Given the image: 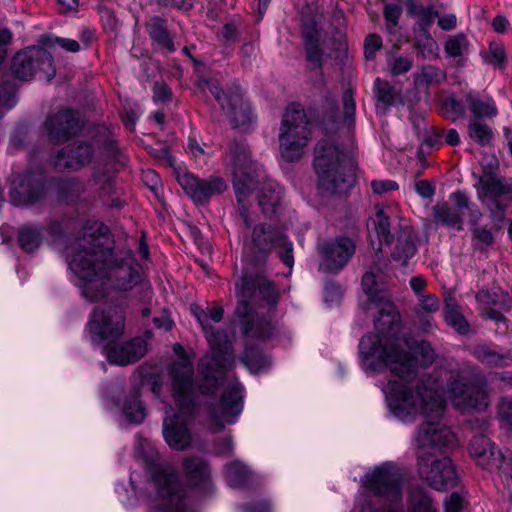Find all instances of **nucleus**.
Instances as JSON below:
<instances>
[{
  "instance_id": "f257e3e1",
  "label": "nucleus",
  "mask_w": 512,
  "mask_h": 512,
  "mask_svg": "<svg viewBox=\"0 0 512 512\" xmlns=\"http://www.w3.org/2000/svg\"><path fill=\"white\" fill-rule=\"evenodd\" d=\"M407 381L389 380L381 389L390 412L402 422H412L422 415L414 436L416 457L427 456L454 442L451 430L438 420L445 410V401L462 412L484 411L490 404L488 385L481 379H470L467 371L436 369L420 378L413 392Z\"/></svg>"
},
{
  "instance_id": "f03ea898",
  "label": "nucleus",
  "mask_w": 512,
  "mask_h": 512,
  "mask_svg": "<svg viewBox=\"0 0 512 512\" xmlns=\"http://www.w3.org/2000/svg\"><path fill=\"white\" fill-rule=\"evenodd\" d=\"M66 261L72 281L90 302L106 298L110 289L129 291L141 281L135 259L130 254L116 257L108 228L98 222L87 224L82 235L69 243Z\"/></svg>"
},
{
  "instance_id": "7ed1b4c3",
  "label": "nucleus",
  "mask_w": 512,
  "mask_h": 512,
  "mask_svg": "<svg viewBox=\"0 0 512 512\" xmlns=\"http://www.w3.org/2000/svg\"><path fill=\"white\" fill-rule=\"evenodd\" d=\"M373 305L378 311L374 321L377 334L365 335L360 340L362 369L371 372L387 369L401 381L413 379L418 367L432 364L434 350L426 341L414 342L400 335V316L389 297Z\"/></svg>"
},
{
  "instance_id": "20e7f679",
  "label": "nucleus",
  "mask_w": 512,
  "mask_h": 512,
  "mask_svg": "<svg viewBox=\"0 0 512 512\" xmlns=\"http://www.w3.org/2000/svg\"><path fill=\"white\" fill-rule=\"evenodd\" d=\"M236 293L238 304L235 313L241 319L242 334L247 342L269 338L273 332L271 322L254 313L250 309L249 300L260 299L268 304H274L278 298L275 286L263 275L245 274L236 283Z\"/></svg>"
},
{
  "instance_id": "39448f33",
  "label": "nucleus",
  "mask_w": 512,
  "mask_h": 512,
  "mask_svg": "<svg viewBox=\"0 0 512 512\" xmlns=\"http://www.w3.org/2000/svg\"><path fill=\"white\" fill-rule=\"evenodd\" d=\"M314 167L318 175L319 187L327 193H344L355 181L352 159L341 152L331 140L317 143Z\"/></svg>"
},
{
  "instance_id": "423d86ee",
  "label": "nucleus",
  "mask_w": 512,
  "mask_h": 512,
  "mask_svg": "<svg viewBox=\"0 0 512 512\" xmlns=\"http://www.w3.org/2000/svg\"><path fill=\"white\" fill-rule=\"evenodd\" d=\"M212 354L203 357L198 366V388L201 394H213L232 362L229 336L212 325L204 331Z\"/></svg>"
},
{
  "instance_id": "0eeeda50",
  "label": "nucleus",
  "mask_w": 512,
  "mask_h": 512,
  "mask_svg": "<svg viewBox=\"0 0 512 512\" xmlns=\"http://www.w3.org/2000/svg\"><path fill=\"white\" fill-rule=\"evenodd\" d=\"M311 138V128L300 105H290L283 117L279 132L282 157L287 161L299 159Z\"/></svg>"
},
{
  "instance_id": "6e6552de",
  "label": "nucleus",
  "mask_w": 512,
  "mask_h": 512,
  "mask_svg": "<svg viewBox=\"0 0 512 512\" xmlns=\"http://www.w3.org/2000/svg\"><path fill=\"white\" fill-rule=\"evenodd\" d=\"M173 350L179 358L171 364L168 374L171 380L173 397L181 410V414H184L195 404L196 394L199 391V378L195 384L193 381V363L184 353L183 347L176 343Z\"/></svg>"
},
{
  "instance_id": "1a4fd4ad",
  "label": "nucleus",
  "mask_w": 512,
  "mask_h": 512,
  "mask_svg": "<svg viewBox=\"0 0 512 512\" xmlns=\"http://www.w3.org/2000/svg\"><path fill=\"white\" fill-rule=\"evenodd\" d=\"M225 165L232 174V182L238 202L256 189L259 180L256 179V165L250 158V151L244 143H233L229 146Z\"/></svg>"
},
{
  "instance_id": "9d476101",
  "label": "nucleus",
  "mask_w": 512,
  "mask_h": 512,
  "mask_svg": "<svg viewBox=\"0 0 512 512\" xmlns=\"http://www.w3.org/2000/svg\"><path fill=\"white\" fill-rule=\"evenodd\" d=\"M125 327V312L122 305L110 304L96 307L87 324L91 341L95 344L112 342L122 336Z\"/></svg>"
},
{
  "instance_id": "9b49d317",
  "label": "nucleus",
  "mask_w": 512,
  "mask_h": 512,
  "mask_svg": "<svg viewBox=\"0 0 512 512\" xmlns=\"http://www.w3.org/2000/svg\"><path fill=\"white\" fill-rule=\"evenodd\" d=\"M199 86L203 91H209L220 104L236 128H245L252 120L249 103L239 91L226 95L216 81L201 79Z\"/></svg>"
},
{
  "instance_id": "f8f14e48",
  "label": "nucleus",
  "mask_w": 512,
  "mask_h": 512,
  "mask_svg": "<svg viewBox=\"0 0 512 512\" xmlns=\"http://www.w3.org/2000/svg\"><path fill=\"white\" fill-rule=\"evenodd\" d=\"M243 410V388L239 383L230 384L220 400L209 411L211 428L222 431L226 425L234 424Z\"/></svg>"
},
{
  "instance_id": "ddd939ff",
  "label": "nucleus",
  "mask_w": 512,
  "mask_h": 512,
  "mask_svg": "<svg viewBox=\"0 0 512 512\" xmlns=\"http://www.w3.org/2000/svg\"><path fill=\"white\" fill-rule=\"evenodd\" d=\"M13 74L22 80H28L38 71L45 75L47 80L55 76L53 58L43 48L31 47L17 53L12 61Z\"/></svg>"
},
{
  "instance_id": "4468645a",
  "label": "nucleus",
  "mask_w": 512,
  "mask_h": 512,
  "mask_svg": "<svg viewBox=\"0 0 512 512\" xmlns=\"http://www.w3.org/2000/svg\"><path fill=\"white\" fill-rule=\"evenodd\" d=\"M418 473L432 488L442 491L457 483L458 475L448 457L436 458L435 453L417 457Z\"/></svg>"
},
{
  "instance_id": "2eb2a0df",
  "label": "nucleus",
  "mask_w": 512,
  "mask_h": 512,
  "mask_svg": "<svg viewBox=\"0 0 512 512\" xmlns=\"http://www.w3.org/2000/svg\"><path fill=\"white\" fill-rule=\"evenodd\" d=\"M320 255L319 270L324 273L336 274L350 261L356 252L354 241L346 236L323 241L317 246Z\"/></svg>"
},
{
  "instance_id": "dca6fc26",
  "label": "nucleus",
  "mask_w": 512,
  "mask_h": 512,
  "mask_svg": "<svg viewBox=\"0 0 512 512\" xmlns=\"http://www.w3.org/2000/svg\"><path fill=\"white\" fill-rule=\"evenodd\" d=\"M401 481L400 469L393 464L384 463L366 474L364 483L374 494L396 503L401 499Z\"/></svg>"
},
{
  "instance_id": "f3484780",
  "label": "nucleus",
  "mask_w": 512,
  "mask_h": 512,
  "mask_svg": "<svg viewBox=\"0 0 512 512\" xmlns=\"http://www.w3.org/2000/svg\"><path fill=\"white\" fill-rule=\"evenodd\" d=\"M469 451L476 463L485 469H497L500 475L512 483V453L508 456L494 451V445L487 437H474L469 444Z\"/></svg>"
},
{
  "instance_id": "a211bd4d",
  "label": "nucleus",
  "mask_w": 512,
  "mask_h": 512,
  "mask_svg": "<svg viewBox=\"0 0 512 512\" xmlns=\"http://www.w3.org/2000/svg\"><path fill=\"white\" fill-rule=\"evenodd\" d=\"M177 180L185 193L197 204H202L227 189L225 180L220 176L201 179L189 172H182L178 173Z\"/></svg>"
},
{
  "instance_id": "6ab92c4d",
  "label": "nucleus",
  "mask_w": 512,
  "mask_h": 512,
  "mask_svg": "<svg viewBox=\"0 0 512 512\" xmlns=\"http://www.w3.org/2000/svg\"><path fill=\"white\" fill-rule=\"evenodd\" d=\"M478 198L497 215L512 202V185L491 176L481 177L477 186Z\"/></svg>"
},
{
  "instance_id": "aec40b11",
  "label": "nucleus",
  "mask_w": 512,
  "mask_h": 512,
  "mask_svg": "<svg viewBox=\"0 0 512 512\" xmlns=\"http://www.w3.org/2000/svg\"><path fill=\"white\" fill-rule=\"evenodd\" d=\"M252 241L259 250L264 252L275 247L280 248L279 256L283 263L289 268L293 267V244L281 230L272 228L270 225H257L253 229Z\"/></svg>"
},
{
  "instance_id": "412c9836",
  "label": "nucleus",
  "mask_w": 512,
  "mask_h": 512,
  "mask_svg": "<svg viewBox=\"0 0 512 512\" xmlns=\"http://www.w3.org/2000/svg\"><path fill=\"white\" fill-rule=\"evenodd\" d=\"M44 193L41 178L34 173H24L11 182L10 201L15 206H26L39 201Z\"/></svg>"
},
{
  "instance_id": "4be33fe9",
  "label": "nucleus",
  "mask_w": 512,
  "mask_h": 512,
  "mask_svg": "<svg viewBox=\"0 0 512 512\" xmlns=\"http://www.w3.org/2000/svg\"><path fill=\"white\" fill-rule=\"evenodd\" d=\"M79 129V119L76 113L70 109L59 110L45 121L47 135L55 143L68 141L76 135Z\"/></svg>"
},
{
  "instance_id": "5701e85b",
  "label": "nucleus",
  "mask_w": 512,
  "mask_h": 512,
  "mask_svg": "<svg viewBox=\"0 0 512 512\" xmlns=\"http://www.w3.org/2000/svg\"><path fill=\"white\" fill-rule=\"evenodd\" d=\"M410 12L417 17L415 33H418L417 47L425 55H435L438 50L436 41L429 34V28L438 17L433 6L412 5Z\"/></svg>"
},
{
  "instance_id": "b1692460",
  "label": "nucleus",
  "mask_w": 512,
  "mask_h": 512,
  "mask_svg": "<svg viewBox=\"0 0 512 512\" xmlns=\"http://www.w3.org/2000/svg\"><path fill=\"white\" fill-rule=\"evenodd\" d=\"M163 436L166 443L175 450H184L191 443V435L183 416L175 415L171 407L165 411Z\"/></svg>"
},
{
  "instance_id": "393cba45",
  "label": "nucleus",
  "mask_w": 512,
  "mask_h": 512,
  "mask_svg": "<svg viewBox=\"0 0 512 512\" xmlns=\"http://www.w3.org/2000/svg\"><path fill=\"white\" fill-rule=\"evenodd\" d=\"M184 474L189 484L203 494H209L213 490L210 470L206 462L199 457H187L183 461Z\"/></svg>"
},
{
  "instance_id": "a878e982",
  "label": "nucleus",
  "mask_w": 512,
  "mask_h": 512,
  "mask_svg": "<svg viewBox=\"0 0 512 512\" xmlns=\"http://www.w3.org/2000/svg\"><path fill=\"white\" fill-rule=\"evenodd\" d=\"M184 474L189 484L203 494H209L213 490L210 470L206 462L199 457H187L183 461Z\"/></svg>"
},
{
  "instance_id": "bb28decb",
  "label": "nucleus",
  "mask_w": 512,
  "mask_h": 512,
  "mask_svg": "<svg viewBox=\"0 0 512 512\" xmlns=\"http://www.w3.org/2000/svg\"><path fill=\"white\" fill-rule=\"evenodd\" d=\"M147 352V344L141 338H135L123 345L107 350V359L110 363L124 366L143 357Z\"/></svg>"
},
{
  "instance_id": "cd10ccee",
  "label": "nucleus",
  "mask_w": 512,
  "mask_h": 512,
  "mask_svg": "<svg viewBox=\"0 0 512 512\" xmlns=\"http://www.w3.org/2000/svg\"><path fill=\"white\" fill-rule=\"evenodd\" d=\"M92 149L88 144H79L69 150H61L54 158V165L59 170L78 169L88 164L92 159Z\"/></svg>"
},
{
  "instance_id": "c85d7f7f",
  "label": "nucleus",
  "mask_w": 512,
  "mask_h": 512,
  "mask_svg": "<svg viewBox=\"0 0 512 512\" xmlns=\"http://www.w3.org/2000/svg\"><path fill=\"white\" fill-rule=\"evenodd\" d=\"M147 32L160 49L174 52L175 46L170 32L167 29L166 21L158 16L151 17L146 22Z\"/></svg>"
},
{
  "instance_id": "c756f323",
  "label": "nucleus",
  "mask_w": 512,
  "mask_h": 512,
  "mask_svg": "<svg viewBox=\"0 0 512 512\" xmlns=\"http://www.w3.org/2000/svg\"><path fill=\"white\" fill-rule=\"evenodd\" d=\"M282 197V189L272 179L263 181L262 186L259 188L258 200L265 214L275 213L276 207L279 205Z\"/></svg>"
},
{
  "instance_id": "7c9ffc66",
  "label": "nucleus",
  "mask_w": 512,
  "mask_h": 512,
  "mask_svg": "<svg viewBox=\"0 0 512 512\" xmlns=\"http://www.w3.org/2000/svg\"><path fill=\"white\" fill-rule=\"evenodd\" d=\"M473 355L477 360L491 367H507L512 362V348L502 353L482 344L474 347Z\"/></svg>"
},
{
  "instance_id": "2f4dec72",
  "label": "nucleus",
  "mask_w": 512,
  "mask_h": 512,
  "mask_svg": "<svg viewBox=\"0 0 512 512\" xmlns=\"http://www.w3.org/2000/svg\"><path fill=\"white\" fill-rule=\"evenodd\" d=\"M416 245L412 230L405 227L401 230L397 237L395 247L392 252V257L401 265H406L408 261L415 255Z\"/></svg>"
},
{
  "instance_id": "473e14b6",
  "label": "nucleus",
  "mask_w": 512,
  "mask_h": 512,
  "mask_svg": "<svg viewBox=\"0 0 512 512\" xmlns=\"http://www.w3.org/2000/svg\"><path fill=\"white\" fill-rule=\"evenodd\" d=\"M306 60L310 68L318 69L322 65L323 52L320 48V35L315 28H306L304 31Z\"/></svg>"
},
{
  "instance_id": "72a5a7b5",
  "label": "nucleus",
  "mask_w": 512,
  "mask_h": 512,
  "mask_svg": "<svg viewBox=\"0 0 512 512\" xmlns=\"http://www.w3.org/2000/svg\"><path fill=\"white\" fill-rule=\"evenodd\" d=\"M466 102L475 119L493 117L497 114V109L492 99L482 100L474 92L467 93Z\"/></svg>"
},
{
  "instance_id": "f704fd0d",
  "label": "nucleus",
  "mask_w": 512,
  "mask_h": 512,
  "mask_svg": "<svg viewBox=\"0 0 512 512\" xmlns=\"http://www.w3.org/2000/svg\"><path fill=\"white\" fill-rule=\"evenodd\" d=\"M42 229L33 225H24L18 233V243L25 252L35 251L42 241Z\"/></svg>"
},
{
  "instance_id": "c9c22d12",
  "label": "nucleus",
  "mask_w": 512,
  "mask_h": 512,
  "mask_svg": "<svg viewBox=\"0 0 512 512\" xmlns=\"http://www.w3.org/2000/svg\"><path fill=\"white\" fill-rule=\"evenodd\" d=\"M477 302L483 308L499 307L502 310H509L510 299L506 292H491L487 289H482L476 294Z\"/></svg>"
},
{
  "instance_id": "e433bc0d",
  "label": "nucleus",
  "mask_w": 512,
  "mask_h": 512,
  "mask_svg": "<svg viewBox=\"0 0 512 512\" xmlns=\"http://www.w3.org/2000/svg\"><path fill=\"white\" fill-rule=\"evenodd\" d=\"M433 210L434 218L437 223L456 228L457 230L462 228L463 215L459 211L446 204L436 205Z\"/></svg>"
},
{
  "instance_id": "4c0bfd02",
  "label": "nucleus",
  "mask_w": 512,
  "mask_h": 512,
  "mask_svg": "<svg viewBox=\"0 0 512 512\" xmlns=\"http://www.w3.org/2000/svg\"><path fill=\"white\" fill-rule=\"evenodd\" d=\"M225 476L230 486L242 487L248 482L250 471L244 463L236 460L226 464Z\"/></svg>"
},
{
  "instance_id": "58836bf2",
  "label": "nucleus",
  "mask_w": 512,
  "mask_h": 512,
  "mask_svg": "<svg viewBox=\"0 0 512 512\" xmlns=\"http://www.w3.org/2000/svg\"><path fill=\"white\" fill-rule=\"evenodd\" d=\"M361 284L363 292L368 298L369 305L383 301L385 298L389 297L387 291L379 287L376 275L372 272L364 274Z\"/></svg>"
},
{
  "instance_id": "ea45409f",
  "label": "nucleus",
  "mask_w": 512,
  "mask_h": 512,
  "mask_svg": "<svg viewBox=\"0 0 512 512\" xmlns=\"http://www.w3.org/2000/svg\"><path fill=\"white\" fill-rule=\"evenodd\" d=\"M122 410L127 421L130 423L139 424L146 416L145 409L136 392L124 400Z\"/></svg>"
},
{
  "instance_id": "a19ab883",
  "label": "nucleus",
  "mask_w": 512,
  "mask_h": 512,
  "mask_svg": "<svg viewBox=\"0 0 512 512\" xmlns=\"http://www.w3.org/2000/svg\"><path fill=\"white\" fill-rule=\"evenodd\" d=\"M374 92L377 100L385 106L401 101V93L388 81L381 80L380 78H376L374 82Z\"/></svg>"
},
{
  "instance_id": "79ce46f5",
  "label": "nucleus",
  "mask_w": 512,
  "mask_h": 512,
  "mask_svg": "<svg viewBox=\"0 0 512 512\" xmlns=\"http://www.w3.org/2000/svg\"><path fill=\"white\" fill-rule=\"evenodd\" d=\"M467 131L469 137L481 146L490 144L493 138L492 129L480 119H473L468 123Z\"/></svg>"
},
{
  "instance_id": "37998d69",
  "label": "nucleus",
  "mask_w": 512,
  "mask_h": 512,
  "mask_svg": "<svg viewBox=\"0 0 512 512\" xmlns=\"http://www.w3.org/2000/svg\"><path fill=\"white\" fill-rule=\"evenodd\" d=\"M12 32L8 28L0 29V63L6 57V46L10 44L12 40ZM16 104L15 96L12 91H9L5 95H0V107H5L7 109L12 108Z\"/></svg>"
},
{
  "instance_id": "c03bdc74",
  "label": "nucleus",
  "mask_w": 512,
  "mask_h": 512,
  "mask_svg": "<svg viewBox=\"0 0 512 512\" xmlns=\"http://www.w3.org/2000/svg\"><path fill=\"white\" fill-rule=\"evenodd\" d=\"M242 362L252 373H258L269 365L268 358L252 347H246Z\"/></svg>"
},
{
  "instance_id": "a18cd8bd",
  "label": "nucleus",
  "mask_w": 512,
  "mask_h": 512,
  "mask_svg": "<svg viewBox=\"0 0 512 512\" xmlns=\"http://www.w3.org/2000/svg\"><path fill=\"white\" fill-rule=\"evenodd\" d=\"M444 318L448 325L453 327L461 334H466L469 331V325L464 316L460 313L457 306L447 303L444 310Z\"/></svg>"
},
{
  "instance_id": "49530a36",
  "label": "nucleus",
  "mask_w": 512,
  "mask_h": 512,
  "mask_svg": "<svg viewBox=\"0 0 512 512\" xmlns=\"http://www.w3.org/2000/svg\"><path fill=\"white\" fill-rule=\"evenodd\" d=\"M469 48L467 37L463 33L449 36L444 44V51L449 57H461Z\"/></svg>"
},
{
  "instance_id": "de8ad7c7",
  "label": "nucleus",
  "mask_w": 512,
  "mask_h": 512,
  "mask_svg": "<svg viewBox=\"0 0 512 512\" xmlns=\"http://www.w3.org/2000/svg\"><path fill=\"white\" fill-rule=\"evenodd\" d=\"M497 420L500 426L506 430L512 431V398L503 396L497 405Z\"/></svg>"
},
{
  "instance_id": "09e8293b",
  "label": "nucleus",
  "mask_w": 512,
  "mask_h": 512,
  "mask_svg": "<svg viewBox=\"0 0 512 512\" xmlns=\"http://www.w3.org/2000/svg\"><path fill=\"white\" fill-rule=\"evenodd\" d=\"M446 78L445 72L433 65H424L416 74V82L419 84L440 83Z\"/></svg>"
},
{
  "instance_id": "8fccbe9b",
  "label": "nucleus",
  "mask_w": 512,
  "mask_h": 512,
  "mask_svg": "<svg viewBox=\"0 0 512 512\" xmlns=\"http://www.w3.org/2000/svg\"><path fill=\"white\" fill-rule=\"evenodd\" d=\"M387 64L393 76L407 73L413 66V59L408 56H396L387 59Z\"/></svg>"
},
{
  "instance_id": "3c124183",
  "label": "nucleus",
  "mask_w": 512,
  "mask_h": 512,
  "mask_svg": "<svg viewBox=\"0 0 512 512\" xmlns=\"http://www.w3.org/2000/svg\"><path fill=\"white\" fill-rule=\"evenodd\" d=\"M374 223L379 236L385 241H388L390 236V223L389 216L386 213L384 206L376 205V218Z\"/></svg>"
},
{
  "instance_id": "603ef678",
  "label": "nucleus",
  "mask_w": 512,
  "mask_h": 512,
  "mask_svg": "<svg viewBox=\"0 0 512 512\" xmlns=\"http://www.w3.org/2000/svg\"><path fill=\"white\" fill-rule=\"evenodd\" d=\"M442 110L447 117L451 118L454 121L463 117L465 114L464 105L459 100L452 96L447 97L443 100Z\"/></svg>"
},
{
  "instance_id": "864d4df0",
  "label": "nucleus",
  "mask_w": 512,
  "mask_h": 512,
  "mask_svg": "<svg viewBox=\"0 0 512 512\" xmlns=\"http://www.w3.org/2000/svg\"><path fill=\"white\" fill-rule=\"evenodd\" d=\"M506 59L505 49L502 44H491L489 53L485 56V61L495 67H503Z\"/></svg>"
},
{
  "instance_id": "5fc2aeb1",
  "label": "nucleus",
  "mask_w": 512,
  "mask_h": 512,
  "mask_svg": "<svg viewBox=\"0 0 512 512\" xmlns=\"http://www.w3.org/2000/svg\"><path fill=\"white\" fill-rule=\"evenodd\" d=\"M382 46V39L376 34H370L366 37L364 43V55L367 60H373L376 52Z\"/></svg>"
},
{
  "instance_id": "6e6d98bb",
  "label": "nucleus",
  "mask_w": 512,
  "mask_h": 512,
  "mask_svg": "<svg viewBox=\"0 0 512 512\" xmlns=\"http://www.w3.org/2000/svg\"><path fill=\"white\" fill-rule=\"evenodd\" d=\"M418 305L424 313H435L439 310V300L433 294H420Z\"/></svg>"
},
{
  "instance_id": "4d7b16f0",
  "label": "nucleus",
  "mask_w": 512,
  "mask_h": 512,
  "mask_svg": "<svg viewBox=\"0 0 512 512\" xmlns=\"http://www.w3.org/2000/svg\"><path fill=\"white\" fill-rule=\"evenodd\" d=\"M400 15H401V8L398 5L387 4L385 6L384 17H385L386 25H387L388 29H392L397 25Z\"/></svg>"
},
{
  "instance_id": "13d9d810",
  "label": "nucleus",
  "mask_w": 512,
  "mask_h": 512,
  "mask_svg": "<svg viewBox=\"0 0 512 512\" xmlns=\"http://www.w3.org/2000/svg\"><path fill=\"white\" fill-rule=\"evenodd\" d=\"M371 188L374 193L383 194L398 189V184L395 181L389 179L373 180L371 182Z\"/></svg>"
},
{
  "instance_id": "bf43d9fd",
  "label": "nucleus",
  "mask_w": 512,
  "mask_h": 512,
  "mask_svg": "<svg viewBox=\"0 0 512 512\" xmlns=\"http://www.w3.org/2000/svg\"><path fill=\"white\" fill-rule=\"evenodd\" d=\"M343 109L346 122H352L355 115V102L352 94L348 91L343 94Z\"/></svg>"
},
{
  "instance_id": "052dcab7",
  "label": "nucleus",
  "mask_w": 512,
  "mask_h": 512,
  "mask_svg": "<svg viewBox=\"0 0 512 512\" xmlns=\"http://www.w3.org/2000/svg\"><path fill=\"white\" fill-rule=\"evenodd\" d=\"M355 509L360 512H380L372 507L369 497L365 494H359L356 497ZM392 512H401L400 510H394Z\"/></svg>"
},
{
  "instance_id": "680f3d73",
  "label": "nucleus",
  "mask_w": 512,
  "mask_h": 512,
  "mask_svg": "<svg viewBox=\"0 0 512 512\" xmlns=\"http://www.w3.org/2000/svg\"><path fill=\"white\" fill-rule=\"evenodd\" d=\"M463 507V498L458 493H452L445 501V512H461Z\"/></svg>"
},
{
  "instance_id": "e2e57ef3",
  "label": "nucleus",
  "mask_w": 512,
  "mask_h": 512,
  "mask_svg": "<svg viewBox=\"0 0 512 512\" xmlns=\"http://www.w3.org/2000/svg\"><path fill=\"white\" fill-rule=\"evenodd\" d=\"M415 190L422 198H431L435 193V188L427 180H420L415 183Z\"/></svg>"
},
{
  "instance_id": "0e129e2a",
  "label": "nucleus",
  "mask_w": 512,
  "mask_h": 512,
  "mask_svg": "<svg viewBox=\"0 0 512 512\" xmlns=\"http://www.w3.org/2000/svg\"><path fill=\"white\" fill-rule=\"evenodd\" d=\"M153 98L155 101L164 102L170 98V90L166 84L162 82H156L153 87Z\"/></svg>"
},
{
  "instance_id": "69168bd1",
  "label": "nucleus",
  "mask_w": 512,
  "mask_h": 512,
  "mask_svg": "<svg viewBox=\"0 0 512 512\" xmlns=\"http://www.w3.org/2000/svg\"><path fill=\"white\" fill-rule=\"evenodd\" d=\"M342 295L341 289L334 283H328L324 288V297L326 302L338 301Z\"/></svg>"
},
{
  "instance_id": "338daca9",
  "label": "nucleus",
  "mask_w": 512,
  "mask_h": 512,
  "mask_svg": "<svg viewBox=\"0 0 512 512\" xmlns=\"http://www.w3.org/2000/svg\"><path fill=\"white\" fill-rule=\"evenodd\" d=\"M54 43L68 52L76 53L80 50V44L74 39L55 37Z\"/></svg>"
},
{
  "instance_id": "774afa93",
  "label": "nucleus",
  "mask_w": 512,
  "mask_h": 512,
  "mask_svg": "<svg viewBox=\"0 0 512 512\" xmlns=\"http://www.w3.org/2000/svg\"><path fill=\"white\" fill-rule=\"evenodd\" d=\"M112 176L107 173L100 174L99 172H95L93 176V182L96 187L101 190H109L111 186Z\"/></svg>"
}]
</instances>
